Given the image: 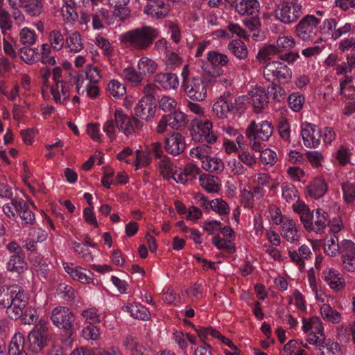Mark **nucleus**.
Instances as JSON below:
<instances>
[{
	"mask_svg": "<svg viewBox=\"0 0 355 355\" xmlns=\"http://www.w3.org/2000/svg\"><path fill=\"white\" fill-rule=\"evenodd\" d=\"M107 89L110 94L114 98H120L126 93L125 87L116 80L110 81Z\"/></svg>",
	"mask_w": 355,
	"mask_h": 355,
	"instance_id": "de8ad7c7",
	"label": "nucleus"
},
{
	"mask_svg": "<svg viewBox=\"0 0 355 355\" xmlns=\"http://www.w3.org/2000/svg\"><path fill=\"white\" fill-rule=\"evenodd\" d=\"M28 341L32 350L35 353L40 352L47 345V340L31 332L28 335Z\"/></svg>",
	"mask_w": 355,
	"mask_h": 355,
	"instance_id": "09e8293b",
	"label": "nucleus"
},
{
	"mask_svg": "<svg viewBox=\"0 0 355 355\" xmlns=\"http://www.w3.org/2000/svg\"><path fill=\"white\" fill-rule=\"evenodd\" d=\"M323 343L319 347V355H340V350L339 345L330 339L324 338Z\"/></svg>",
	"mask_w": 355,
	"mask_h": 355,
	"instance_id": "e433bc0d",
	"label": "nucleus"
},
{
	"mask_svg": "<svg viewBox=\"0 0 355 355\" xmlns=\"http://www.w3.org/2000/svg\"><path fill=\"white\" fill-rule=\"evenodd\" d=\"M30 261L32 268L35 271L40 278L46 279L47 277L49 268L46 261L40 257L33 255Z\"/></svg>",
	"mask_w": 355,
	"mask_h": 355,
	"instance_id": "bb28decb",
	"label": "nucleus"
},
{
	"mask_svg": "<svg viewBox=\"0 0 355 355\" xmlns=\"http://www.w3.org/2000/svg\"><path fill=\"white\" fill-rule=\"evenodd\" d=\"M73 249L78 257L83 259L86 262H91L93 261V255L88 248L80 243L73 242Z\"/></svg>",
	"mask_w": 355,
	"mask_h": 355,
	"instance_id": "8fccbe9b",
	"label": "nucleus"
},
{
	"mask_svg": "<svg viewBox=\"0 0 355 355\" xmlns=\"http://www.w3.org/2000/svg\"><path fill=\"white\" fill-rule=\"evenodd\" d=\"M288 102L291 110L299 112L303 107L304 97L298 93H293L289 96Z\"/></svg>",
	"mask_w": 355,
	"mask_h": 355,
	"instance_id": "13d9d810",
	"label": "nucleus"
},
{
	"mask_svg": "<svg viewBox=\"0 0 355 355\" xmlns=\"http://www.w3.org/2000/svg\"><path fill=\"white\" fill-rule=\"evenodd\" d=\"M295 44V40L291 36H283L278 37L276 46L279 48L280 53L282 51L290 50Z\"/></svg>",
	"mask_w": 355,
	"mask_h": 355,
	"instance_id": "69168bd1",
	"label": "nucleus"
},
{
	"mask_svg": "<svg viewBox=\"0 0 355 355\" xmlns=\"http://www.w3.org/2000/svg\"><path fill=\"white\" fill-rule=\"evenodd\" d=\"M156 103L140 99L135 107V114L143 120L149 121L155 116Z\"/></svg>",
	"mask_w": 355,
	"mask_h": 355,
	"instance_id": "a211bd4d",
	"label": "nucleus"
},
{
	"mask_svg": "<svg viewBox=\"0 0 355 355\" xmlns=\"http://www.w3.org/2000/svg\"><path fill=\"white\" fill-rule=\"evenodd\" d=\"M272 132V123L267 121L259 123L252 121L245 130V135L252 149L257 152H260L266 147L264 142L268 141Z\"/></svg>",
	"mask_w": 355,
	"mask_h": 355,
	"instance_id": "20e7f679",
	"label": "nucleus"
},
{
	"mask_svg": "<svg viewBox=\"0 0 355 355\" xmlns=\"http://www.w3.org/2000/svg\"><path fill=\"white\" fill-rule=\"evenodd\" d=\"M38 319L37 310L31 306L26 307L24 309L22 315L21 316V322L25 324H35Z\"/></svg>",
	"mask_w": 355,
	"mask_h": 355,
	"instance_id": "6e6d98bb",
	"label": "nucleus"
},
{
	"mask_svg": "<svg viewBox=\"0 0 355 355\" xmlns=\"http://www.w3.org/2000/svg\"><path fill=\"white\" fill-rule=\"evenodd\" d=\"M49 41L51 47L55 51L61 50L66 42V38L61 31L55 29L49 33Z\"/></svg>",
	"mask_w": 355,
	"mask_h": 355,
	"instance_id": "ea45409f",
	"label": "nucleus"
},
{
	"mask_svg": "<svg viewBox=\"0 0 355 355\" xmlns=\"http://www.w3.org/2000/svg\"><path fill=\"white\" fill-rule=\"evenodd\" d=\"M207 60L214 67H224L229 62L227 55L216 51H209L207 54Z\"/></svg>",
	"mask_w": 355,
	"mask_h": 355,
	"instance_id": "c03bdc74",
	"label": "nucleus"
},
{
	"mask_svg": "<svg viewBox=\"0 0 355 355\" xmlns=\"http://www.w3.org/2000/svg\"><path fill=\"white\" fill-rule=\"evenodd\" d=\"M19 42L26 46H30L35 44L37 40V35L33 30L24 28L19 34Z\"/></svg>",
	"mask_w": 355,
	"mask_h": 355,
	"instance_id": "49530a36",
	"label": "nucleus"
},
{
	"mask_svg": "<svg viewBox=\"0 0 355 355\" xmlns=\"http://www.w3.org/2000/svg\"><path fill=\"white\" fill-rule=\"evenodd\" d=\"M170 10V6L164 0H155L146 3L144 8V12L153 19H161L168 16Z\"/></svg>",
	"mask_w": 355,
	"mask_h": 355,
	"instance_id": "2eb2a0df",
	"label": "nucleus"
},
{
	"mask_svg": "<svg viewBox=\"0 0 355 355\" xmlns=\"http://www.w3.org/2000/svg\"><path fill=\"white\" fill-rule=\"evenodd\" d=\"M202 167L207 171L218 173L224 170L225 166L220 158L209 156L202 161Z\"/></svg>",
	"mask_w": 355,
	"mask_h": 355,
	"instance_id": "72a5a7b5",
	"label": "nucleus"
},
{
	"mask_svg": "<svg viewBox=\"0 0 355 355\" xmlns=\"http://www.w3.org/2000/svg\"><path fill=\"white\" fill-rule=\"evenodd\" d=\"M115 126L125 135L133 132L131 119L126 116L121 110H116L114 112V120H108L103 125V131L106 132L111 141L115 139Z\"/></svg>",
	"mask_w": 355,
	"mask_h": 355,
	"instance_id": "0eeeda50",
	"label": "nucleus"
},
{
	"mask_svg": "<svg viewBox=\"0 0 355 355\" xmlns=\"http://www.w3.org/2000/svg\"><path fill=\"white\" fill-rule=\"evenodd\" d=\"M301 135L304 144L308 148H317L320 142L321 130L315 125L304 123L302 125Z\"/></svg>",
	"mask_w": 355,
	"mask_h": 355,
	"instance_id": "f8f14e48",
	"label": "nucleus"
},
{
	"mask_svg": "<svg viewBox=\"0 0 355 355\" xmlns=\"http://www.w3.org/2000/svg\"><path fill=\"white\" fill-rule=\"evenodd\" d=\"M150 157L148 152L137 150L136 151V169L147 166L150 163Z\"/></svg>",
	"mask_w": 355,
	"mask_h": 355,
	"instance_id": "338daca9",
	"label": "nucleus"
},
{
	"mask_svg": "<svg viewBox=\"0 0 355 355\" xmlns=\"http://www.w3.org/2000/svg\"><path fill=\"white\" fill-rule=\"evenodd\" d=\"M282 197L286 200V202H292L296 201L297 202V204L300 202L298 192L293 184L284 183L282 186Z\"/></svg>",
	"mask_w": 355,
	"mask_h": 355,
	"instance_id": "a19ab883",
	"label": "nucleus"
},
{
	"mask_svg": "<svg viewBox=\"0 0 355 355\" xmlns=\"http://www.w3.org/2000/svg\"><path fill=\"white\" fill-rule=\"evenodd\" d=\"M23 199H18L17 198H12L11 202L6 203L3 206V211L4 214L9 218H14L16 216L19 207H18V202H22Z\"/></svg>",
	"mask_w": 355,
	"mask_h": 355,
	"instance_id": "5fc2aeb1",
	"label": "nucleus"
},
{
	"mask_svg": "<svg viewBox=\"0 0 355 355\" xmlns=\"http://www.w3.org/2000/svg\"><path fill=\"white\" fill-rule=\"evenodd\" d=\"M70 85L65 82L57 83L56 85L52 87L51 93L56 103L65 105L69 100L70 97Z\"/></svg>",
	"mask_w": 355,
	"mask_h": 355,
	"instance_id": "aec40b11",
	"label": "nucleus"
},
{
	"mask_svg": "<svg viewBox=\"0 0 355 355\" xmlns=\"http://www.w3.org/2000/svg\"><path fill=\"white\" fill-rule=\"evenodd\" d=\"M81 315L85 321L89 324L100 322V315L97 313V309L94 307L83 310Z\"/></svg>",
	"mask_w": 355,
	"mask_h": 355,
	"instance_id": "bf43d9fd",
	"label": "nucleus"
},
{
	"mask_svg": "<svg viewBox=\"0 0 355 355\" xmlns=\"http://www.w3.org/2000/svg\"><path fill=\"white\" fill-rule=\"evenodd\" d=\"M252 104L256 113H260L268 104V96L262 87H256L250 92Z\"/></svg>",
	"mask_w": 355,
	"mask_h": 355,
	"instance_id": "dca6fc26",
	"label": "nucleus"
},
{
	"mask_svg": "<svg viewBox=\"0 0 355 355\" xmlns=\"http://www.w3.org/2000/svg\"><path fill=\"white\" fill-rule=\"evenodd\" d=\"M58 295L64 300L70 301L74 297V289L69 285L61 283L57 288Z\"/></svg>",
	"mask_w": 355,
	"mask_h": 355,
	"instance_id": "4d7b16f0",
	"label": "nucleus"
},
{
	"mask_svg": "<svg viewBox=\"0 0 355 355\" xmlns=\"http://www.w3.org/2000/svg\"><path fill=\"white\" fill-rule=\"evenodd\" d=\"M158 35L157 29L150 26H143L121 34L119 40L133 49L146 50L151 46Z\"/></svg>",
	"mask_w": 355,
	"mask_h": 355,
	"instance_id": "f03ea898",
	"label": "nucleus"
},
{
	"mask_svg": "<svg viewBox=\"0 0 355 355\" xmlns=\"http://www.w3.org/2000/svg\"><path fill=\"white\" fill-rule=\"evenodd\" d=\"M309 194L314 198L322 197L327 190L324 180L320 178L314 180L307 187Z\"/></svg>",
	"mask_w": 355,
	"mask_h": 355,
	"instance_id": "c85d7f7f",
	"label": "nucleus"
},
{
	"mask_svg": "<svg viewBox=\"0 0 355 355\" xmlns=\"http://www.w3.org/2000/svg\"><path fill=\"white\" fill-rule=\"evenodd\" d=\"M164 148L166 151L172 155H180L186 148L184 136L177 132L168 134L165 139Z\"/></svg>",
	"mask_w": 355,
	"mask_h": 355,
	"instance_id": "4468645a",
	"label": "nucleus"
},
{
	"mask_svg": "<svg viewBox=\"0 0 355 355\" xmlns=\"http://www.w3.org/2000/svg\"><path fill=\"white\" fill-rule=\"evenodd\" d=\"M320 313L324 320L334 324L338 323L341 319L340 314L327 304L322 305L320 308Z\"/></svg>",
	"mask_w": 355,
	"mask_h": 355,
	"instance_id": "4c0bfd02",
	"label": "nucleus"
},
{
	"mask_svg": "<svg viewBox=\"0 0 355 355\" xmlns=\"http://www.w3.org/2000/svg\"><path fill=\"white\" fill-rule=\"evenodd\" d=\"M322 277L329 287L336 292L343 290L345 286V281L342 275L333 268L324 270Z\"/></svg>",
	"mask_w": 355,
	"mask_h": 355,
	"instance_id": "f3484780",
	"label": "nucleus"
},
{
	"mask_svg": "<svg viewBox=\"0 0 355 355\" xmlns=\"http://www.w3.org/2000/svg\"><path fill=\"white\" fill-rule=\"evenodd\" d=\"M159 167L162 176L168 179L170 174L173 173L172 163L168 157L164 156L159 162Z\"/></svg>",
	"mask_w": 355,
	"mask_h": 355,
	"instance_id": "774afa93",
	"label": "nucleus"
},
{
	"mask_svg": "<svg viewBox=\"0 0 355 355\" xmlns=\"http://www.w3.org/2000/svg\"><path fill=\"white\" fill-rule=\"evenodd\" d=\"M340 254L343 268L348 272H355V243L351 240H343Z\"/></svg>",
	"mask_w": 355,
	"mask_h": 355,
	"instance_id": "9b49d317",
	"label": "nucleus"
},
{
	"mask_svg": "<svg viewBox=\"0 0 355 355\" xmlns=\"http://www.w3.org/2000/svg\"><path fill=\"white\" fill-rule=\"evenodd\" d=\"M17 288V285L3 286L0 287V307L5 309L10 305L12 297L15 291Z\"/></svg>",
	"mask_w": 355,
	"mask_h": 355,
	"instance_id": "c9c22d12",
	"label": "nucleus"
},
{
	"mask_svg": "<svg viewBox=\"0 0 355 355\" xmlns=\"http://www.w3.org/2000/svg\"><path fill=\"white\" fill-rule=\"evenodd\" d=\"M268 92L272 94L273 99L277 102L286 99L287 95L285 89L276 83H272L268 87Z\"/></svg>",
	"mask_w": 355,
	"mask_h": 355,
	"instance_id": "603ef678",
	"label": "nucleus"
},
{
	"mask_svg": "<svg viewBox=\"0 0 355 355\" xmlns=\"http://www.w3.org/2000/svg\"><path fill=\"white\" fill-rule=\"evenodd\" d=\"M169 126L174 130H182L187 126L189 121L187 115L180 112L175 111L167 115Z\"/></svg>",
	"mask_w": 355,
	"mask_h": 355,
	"instance_id": "a878e982",
	"label": "nucleus"
},
{
	"mask_svg": "<svg viewBox=\"0 0 355 355\" xmlns=\"http://www.w3.org/2000/svg\"><path fill=\"white\" fill-rule=\"evenodd\" d=\"M159 89V87L154 83H148L143 88V93L144 94V96H143L141 99L155 103V96Z\"/></svg>",
	"mask_w": 355,
	"mask_h": 355,
	"instance_id": "052dcab7",
	"label": "nucleus"
},
{
	"mask_svg": "<svg viewBox=\"0 0 355 355\" xmlns=\"http://www.w3.org/2000/svg\"><path fill=\"white\" fill-rule=\"evenodd\" d=\"M19 210L17 214H19L21 219L26 224H33L35 220V214L30 209L29 206L23 200L22 202H18Z\"/></svg>",
	"mask_w": 355,
	"mask_h": 355,
	"instance_id": "79ce46f5",
	"label": "nucleus"
},
{
	"mask_svg": "<svg viewBox=\"0 0 355 355\" xmlns=\"http://www.w3.org/2000/svg\"><path fill=\"white\" fill-rule=\"evenodd\" d=\"M11 8L21 7L32 17L40 16L44 10V0H8Z\"/></svg>",
	"mask_w": 355,
	"mask_h": 355,
	"instance_id": "9d476101",
	"label": "nucleus"
},
{
	"mask_svg": "<svg viewBox=\"0 0 355 355\" xmlns=\"http://www.w3.org/2000/svg\"><path fill=\"white\" fill-rule=\"evenodd\" d=\"M26 263L23 258L19 255H13L10 257L7 263V269L9 271L21 273L26 268Z\"/></svg>",
	"mask_w": 355,
	"mask_h": 355,
	"instance_id": "37998d69",
	"label": "nucleus"
},
{
	"mask_svg": "<svg viewBox=\"0 0 355 355\" xmlns=\"http://www.w3.org/2000/svg\"><path fill=\"white\" fill-rule=\"evenodd\" d=\"M155 81L166 90L177 89L180 83L178 76L171 72L156 74Z\"/></svg>",
	"mask_w": 355,
	"mask_h": 355,
	"instance_id": "412c9836",
	"label": "nucleus"
},
{
	"mask_svg": "<svg viewBox=\"0 0 355 355\" xmlns=\"http://www.w3.org/2000/svg\"><path fill=\"white\" fill-rule=\"evenodd\" d=\"M263 76L266 80L272 83L277 81L280 83H288L292 76L290 69L284 64L273 61L268 62L263 69Z\"/></svg>",
	"mask_w": 355,
	"mask_h": 355,
	"instance_id": "1a4fd4ad",
	"label": "nucleus"
},
{
	"mask_svg": "<svg viewBox=\"0 0 355 355\" xmlns=\"http://www.w3.org/2000/svg\"><path fill=\"white\" fill-rule=\"evenodd\" d=\"M320 19L313 15H307L295 26L296 35L302 41L313 40L319 32Z\"/></svg>",
	"mask_w": 355,
	"mask_h": 355,
	"instance_id": "6e6552de",
	"label": "nucleus"
},
{
	"mask_svg": "<svg viewBox=\"0 0 355 355\" xmlns=\"http://www.w3.org/2000/svg\"><path fill=\"white\" fill-rule=\"evenodd\" d=\"M66 43L67 48H68L71 52L78 53L83 48L80 35L77 32H74L69 35V37H66Z\"/></svg>",
	"mask_w": 355,
	"mask_h": 355,
	"instance_id": "58836bf2",
	"label": "nucleus"
},
{
	"mask_svg": "<svg viewBox=\"0 0 355 355\" xmlns=\"http://www.w3.org/2000/svg\"><path fill=\"white\" fill-rule=\"evenodd\" d=\"M51 319L57 327L65 332L66 336L71 337L73 334L75 317L69 308L64 306L54 308L51 311Z\"/></svg>",
	"mask_w": 355,
	"mask_h": 355,
	"instance_id": "423d86ee",
	"label": "nucleus"
},
{
	"mask_svg": "<svg viewBox=\"0 0 355 355\" xmlns=\"http://www.w3.org/2000/svg\"><path fill=\"white\" fill-rule=\"evenodd\" d=\"M210 209L220 215H227L230 211L228 204L222 198H216L211 200Z\"/></svg>",
	"mask_w": 355,
	"mask_h": 355,
	"instance_id": "864d4df0",
	"label": "nucleus"
},
{
	"mask_svg": "<svg viewBox=\"0 0 355 355\" xmlns=\"http://www.w3.org/2000/svg\"><path fill=\"white\" fill-rule=\"evenodd\" d=\"M222 74L223 70L219 68L214 69L213 71L207 72L205 74H204V78L206 80L207 83H209L218 82L225 87L231 86L233 80L230 78H220L218 80H216V78H219Z\"/></svg>",
	"mask_w": 355,
	"mask_h": 355,
	"instance_id": "7c9ffc66",
	"label": "nucleus"
},
{
	"mask_svg": "<svg viewBox=\"0 0 355 355\" xmlns=\"http://www.w3.org/2000/svg\"><path fill=\"white\" fill-rule=\"evenodd\" d=\"M282 227V234L287 241L294 243L300 239L301 236L293 220L285 218Z\"/></svg>",
	"mask_w": 355,
	"mask_h": 355,
	"instance_id": "4be33fe9",
	"label": "nucleus"
},
{
	"mask_svg": "<svg viewBox=\"0 0 355 355\" xmlns=\"http://www.w3.org/2000/svg\"><path fill=\"white\" fill-rule=\"evenodd\" d=\"M342 189L345 200L349 203L355 199V184L349 182L342 183Z\"/></svg>",
	"mask_w": 355,
	"mask_h": 355,
	"instance_id": "e2e57ef3",
	"label": "nucleus"
},
{
	"mask_svg": "<svg viewBox=\"0 0 355 355\" xmlns=\"http://www.w3.org/2000/svg\"><path fill=\"white\" fill-rule=\"evenodd\" d=\"M279 53V48L272 44H265L259 50L257 59L259 62L271 60Z\"/></svg>",
	"mask_w": 355,
	"mask_h": 355,
	"instance_id": "f704fd0d",
	"label": "nucleus"
},
{
	"mask_svg": "<svg viewBox=\"0 0 355 355\" xmlns=\"http://www.w3.org/2000/svg\"><path fill=\"white\" fill-rule=\"evenodd\" d=\"M302 15V6L299 0H280L275 10V18L285 24L297 21Z\"/></svg>",
	"mask_w": 355,
	"mask_h": 355,
	"instance_id": "39448f33",
	"label": "nucleus"
},
{
	"mask_svg": "<svg viewBox=\"0 0 355 355\" xmlns=\"http://www.w3.org/2000/svg\"><path fill=\"white\" fill-rule=\"evenodd\" d=\"M82 336L87 340H97L100 337L99 329L92 324H89L83 329Z\"/></svg>",
	"mask_w": 355,
	"mask_h": 355,
	"instance_id": "0e129e2a",
	"label": "nucleus"
},
{
	"mask_svg": "<svg viewBox=\"0 0 355 355\" xmlns=\"http://www.w3.org/2000/svg\"><path fill=\"white\" fill-rule=\"evenodd\" d=\"M260 159L263 164L266 165H274L277 160V154L269 148L261 150Z\"/></svg>",
	"mask_w": 355,
	"mask_h": 355,
	"instance_id": "680f3d73",
	"label": "nucleus"
},
{
	"mask_svg": "<svg viewBox=\"0 0 355 355\" xmlns=\"http://www.w3.org/2000/svg\"><path fill=\"white\" fill-rule=\"evenodd\" d=\"M258 0H240L236 4V10L241 15L257 16L259 12Z\"/></svg>",
	"mask_w": 355,
	"mask_h": 355,
	"instance_id": "6ab92c4d",
	"label": "nucleus"
},
{
	"mask_svg": "<svg viewBox=\"0 0 355 355\" xmlns=\"http://www.w3.org/2000/svg\"><path fill=\"white\" fill-rule=\"evenodd\" d=\"M324 252L330 257H336L341 252V242L335 234L327 235L324 239Z\"/></svg>",
	"mask_w": 355,
	"mask_h": 355,
	"instance_id": "5701e85b",
	"label": "nucleus"
},
{
	"mask_svg": "<svg viewBox=\"0 0 355 355\" xmlns=\"http://www.w3.org/2000/svg\"><path fill=\"white\" fill-rule=\"evenodd\" d=\"M211 128L212 123L208 120L197 122L191 133L193 139L198 141H206L209 144L214 143L217 137L213 134Z\"/></svg>",
	"mask_w": 355,
	"mask_h": 355,
	"instance_id": "ddd939ff",
	"label": "nucleus"
},
{
	"mask_svg": "<svg viewBox=\"0 0 355 355\" xmlns=\"http://www.w3.org/2000/svg\"><path fill=\"white\" fill-rule=\"evenodd\" d=\"M201 187L209 193H218L220 190V180L213 175H201Z\"/></svg>",
	"mask_w": 355,
	"mask_h": 355,
	"instance_id": "c756f323",
	"label": "nucleus"
},
{
	"mask_svg": "<svg viewBox=\"0 0 355 355\" xmlns=\"http://www.w3.org/2000/svg\"><path fill=\"white\" fill-rule=\"evenodd\" d=\"M137 69L143 76H150L157 69V64L153 59L144 56L139 60Z\"/></svg>",
	"mask_w": 355,
	"mask_h": 355,
	"instance_id": "cd10ccee",
	"label": "nucleus"
},
{
	"mask_svg": "<svg viewBox=\"0 0 355 355\" xmlns=\"http://www.w3.org/2000/svg\"><path fill=\"white\" fill-rule=\"evenodd\" d=\"M11 300L12 302L10 303V305H15V306H19V307L24 309L26 308L28 296L23 289L20 288L17 286V288L15 291V293H13Z\"/></svg>",
	"mask_w": 355,
	"mask_h": 355,
	"instance_id": "a18cd8bd",
	"label": "nucleus"
},
{
	"mask_svg": "<svg viewBox=\"0 0 355 355\" xmlns=\"http://www.w3.org/2000/svg\"><path fill=\"white\" fill-rule=\"evenodd\" d=\"M293 209L300 216L302 223L309 232L321 234L330 223L329 214L321 209L311 212L304 202L293 204Z\"/></svg>",
	"mask_w": 355,
	"mask_h": 355,
	"instance_id": "f257e3e1",
	"label": "nucleus"
},
{
	"mask_svg": "<svg viewBox=\"0 0 355 355\" xmlns=\"http://www.w3.org/2000/svg\"><path fill=\"white\" fill-rule=\"evenodd\" d=\"M182 87L187 96L196 101H202L207 96L206 80L198 76L190 75L189 64H185L182 69Z\"/></svg>",
	"mask_w": 355,
	"mask_h": 355,
	"instance_id": "7ed1b4c3",
	"label": "nucleus"
},
{
	"mask_svg": "<svg viewBox=\"0 0 355 355\" xmlns=\"http://www.w3.org/2000/svg\"><path fill=\"white\" fill-rule=\"evenodd\" d=\"M62 15L64 20L73 21L78 18V14L75 10L73 2H66L61 8Z\"/></svg>",
	"mask_w": 355,
	"mask_h": 355,
	"instance_id": "3c124183",
	"label": "nucleus"
},
{
	"mask_svg": "<svg viewBox=\"0 0 355 355\" xmlns=\"http://www.w3.org/2000/svg\"><path fill=\"white\" fill-rule=\"evenodd\" d=\"M234 110L233 102L218 99L213 105L212 111L218 119H227Z\"/></svg>",
	"mask_w": 355,
	"mask_h": 355,
	"instance_id": "b1692460",
	"label": "nucleus"
},
{
	"mask_svg": "<svg viewBox=\"0 0 355 355\" xmlns=\"http://www.w3.org/2000/svg\"><path fill=\"white\" fill-rule=\"evenodd\" d=\"M121 76L125 80L131 83L135 87L139 85L143 80V75L141 74V72L139 71H137L132 67L125 68L122 71Z\"/></svg>",
	"mask_w": 355,
	"mask_h": 355,
	"instance_id": "473e14b6",
	"label": "nucleus"
},
{
	"mask_svg": "<svg viewBox=\"0 0 355 355\" xmlns=\"http://www.w3.org/2000/svg\"><path fill=\"white\" fill-rule=\"evenodd\" d=\"M123 311L129 312L134 318L147 320L150 318L148 310L144 306L137 304H127L123 306Z\"/></svg>",
	"mask_w": 355,
	"mask_h": 355,
	"instance_id": "393cba45",
	"label": "nucleus"
},
{
	"mask_svg": "<svg viewBox=\"0 0 355 355\" xmlns=\"http://www.w3.org/2000/svg\"><path fill=\"white\" fill-rule=\"evenodd\" d=\"M228 49L232 53L240 60H244L248 57V51L246 45L241 40H234L228 44Z\"/></svg>",
	"mask_w": 355,
	"mask_h": 355,
	"instance_id": "2f4dec72",
	"label": "nucleus"
}]
</instances>
